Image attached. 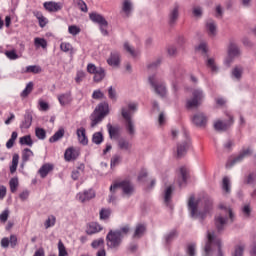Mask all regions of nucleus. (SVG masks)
I'll return each mask as SVG.
<instances>
[{
  "mask_svg": "<svg viewBox=\"0 0 256 256\" xmlns=\"http://www.w3.org/2000/svg\"><path fill=\"white\" fill-rule=\"evenodd\" d=\"M34 45L36 49H39V48L47 49V40H45L44 38L36 37L34 39Z\"/></svg>",
  "mask_w": 256,
  "mask_h": 256,
  "instance_id": "obj_44",
  "label": "nucleus"
},
{
  "mask_svg": "<svg viewBox=\"0 0 256 256\" xmlns=\"http://www.w3.org/2000/svg\"><path fill=\"white\" fill-rule=\"evenodd\" d=\"M244 183H246V185H255L256 183V172H250L245 180Z\"/></svg>",
  "mask_w": 256,
  "mask_h": 256,
  "instance_id": "obj_50",
  "label": "nucleus"
},
{
  "mask_svg": "<svg viewBox=\"0 0 256 256\" xmlns=\"http://www.w3.org/2000/svg\"><path fill=\"white\" fill-rule=\"evenodd\" d=\"M44 8L46 11L50 13H57V11H61L63 9V3L61 2H45Z\"/></svg>",
  "mask_w": 256,
  "mask_h": 256,
  "instance_id": "obj_25",
  "label": "nucleus"
},
{
  "mask_svg": "<svg viewBox=\"0 0 256 256\" xmlns=\"http://www.w3.org/2000/svg\"><path fill=\"white\" fill-rule=\"evenodd\" d=\"M134 9L135 4H133V0H122V6L120 11L122 17H129L133 14Z\"/></svg>",
  "mask_w": 256,
  "mask_h": 256,
  "instance_id": "obj_14",
  "label": "nucleus"
},
{
  "mask_svg": "<svg viewBox=\"0 0 256 256\" xmlns=\"http://www.w3.org/2000/svg\"><path fill=\"white\" fill-rule=\"evenodd\" d=\"M173 191H175V186L173 184L165 185L163 190V200L167 207L171 206V199H173Z\"/></svg>",
  "mask_w": 256,
  "mask_h": 256,
  "instance_id": "obj_16",
  "label": "nucleus"
},
{
  "mask_svg": "<svg viewBox=\"0 0 256 256\" xmlns=\"http://www.w3.org/2000/svg\"><path fill=\"white\" fill-rule=\"evenodd\" d=\"M20 145H26L27 147H33V139L30 135L23 136L19 139Z\"/></svg>",
  "mask_w": 256,
  "mask_h": 256,
  "instance_id": "obj_48",
  "label": "nucleus"
},
{
  "mask_svg": "<svg viewBox=\"0 0 256 256\" xmlns=\"http://www.w3.org/2000/svg\"><path fill=\"white\" fill-rule=\"evenodd\" d=\"M179 4H176L169 13V23L170 25H175L177 19H179Z\"/></svg>",
  "mask_w": 256,
  "mask_h": 256,
  "instance_id": "obj_27",
  "label": "nucleus"
},
{
  "mask_svg": "<svg viewBox=\"0 0 256 256\" xmlns=\"http://www.w3.org/2000/svg\"><path fill=\"white\" fill-rule=\"evenodd\" d=\"M93 197H95V191L89 189L84 192L78 193L76 199L80 201V203H85V201H91Z\"/></svg>",
  "mask_w": 256,
  "mask_h": 256,
  "instance_id": "obj_19",
  "label": "nucleus"
},
{
  "mask_svg": "<svg viewBox=\"0 0 256 256\" xmlns=\"http://www.w3.org/2000/svg\"><path fill=\"white\" fill-rule=\"evenodd\" d=\"M206 33L211 39L217 37V22L214 20H207L205 24Z\"/></svg>",
  "mask_w": 256,
  "mask_h": 256,
  "instance_id": "obj_18",
  "label": "nucleus"
},
{
  "mask_svg": "<svg viewBox=\"0 0 256 256\" xmlns=\"http://www.w3.org/2000/svg\"><path fill=\"white\" fill-rule=\"evenodd\" d=\"M10 190L12 193H15L17 191V187H19V179L18 178H12L9 182Z\"/></svg>",
  "mask_w": 256,
  "mask_h": 256,
  "instance_id": "obj_59",
  "label": "nucleus"
},
{
  "mask_svg": "<svg viewBox=\"0 0 256 256\" xmlns=\"http://www.w3.org/2000/svg\"><path fill=\"white\" fill-rule=\"evenodd\" d=\"M58 256H69L65 244L61 241L58 242Z\"/></svg>",
  "mask_w": 256,
  "mask_h": 256,
  "instance_id": "obj_56",
  "label": "nucleus"
},
{
  "mask_svg": "<svg viewBox=\"0 0 256 256\" xmlns=\"http://www.w3.org/2000/svg\"><path fill=\"white\" fill-rule=\"evenodd\" d=\"M102 230H103V227H101V225H99V223L91 222L87 226L86 233L88 235H95V233H99V231H102Z\"/></svg>",
  "mask_w": 256,
  "mask_h": 256,
  "instance_id": "obj_31",
  "label": "nucleus"
},
{
  "mask_svg": "<svg viewBox=\"0 0 256 256\" xmlns=\"http://www.w3.org/2000/svg\"><path fill=\"white\" fill-rule=\"evenodd\" d=\"M87 71L88 73L94 75L93 79L95 83H101V81L105 79V69H103L102 67H97L95 66V64L90 63L87 65Z\"/></svg>",
  "mask_w": 256,
  "mask_h": 256,
  "instance_id": "obj_11",
  "label": "nucleus"
},
{
  "mask_svg": "<svg viewBox=\"0 0 256 256\" xmlns=\"http://www.w3.org/2000/svg\"><path fill=\"white\" fill-rule=\"evenodd\" d=\"M187 207L192 219L203 221L205 217L211 213V209H213V202L208 200L203 204L201 198L190 196L187 202Z\"/></svg>",
  "mask_w": 256,
  "mask_h": 256,
  "instance_id": "obj_1",
  "label": "nucleus"
},
{
  "mask_svg": "<svg viewBox=\"0 0 256 256\" xmlns=\"http://www.w3.org/2000/svg\"><path fill=\"white\" fill-rule=\"evenodd\" d=\"M189 147H191V139H189L187 133H184V141L177 145V157H183Z\"/></svg>",
  "mask_w": 256,
  "mask_h": 256,
  "instance_id": "obj_15",
  "label": "nucleus"
},
{
  "mask_svg": "<svg viewBox=\"0 0 256 256\" xmlns=\"http://www.w3.org/2000/svg\"><path fill=\"white\" fill-rule=\"evenodd\" d=\"M60 51H63V53H69L70 57H73V54L77 53V49H75L69 42H62L60 44Z\"/></svg>",
  "mask_w": 256,
  "mask_h": 256,
  "instance_id": "obj_30",
  "label": "nucleus"
},
{
  "mask_svg": "<svg viewBox=\"0 0 256 256\" xmlns=\"http://www.w3.org/2000/svg\"><path fill=\"white\" fill-rule=\"evenodd\" d=\"M107 63L111 67H119V65H121V53L117 51L111 52L110 57L107 60Z\"/></svg>",
  "mask_w": 256,
  "mask_h": 256,
  "instance_id": "obj_22",
  "label": "nucleus"
},
{
  "mask_svg": "<svg viewBox=\"0 0 256 256\" xmlns=\"http://www.w3.org/2000/svg\"><path fill=\"white\" fill-rule=\"evenodd\" d=\"M217 247V252L215 256H225V251H223V242L214 231H208L206 237V244L204 247L203 256H213V250Z\"/></svg>",
  "mask_w": 256,
  "mask_h": 256,
  "instance_id": "obj_2",
  "label": "nucleus"
},
{
  "mask_svg": "<svg viewBox=\"0 0 256 256\" xmlns=\"http://www.w3.org/2000/svg\"><path fill=\"white\" fill-rule=\"evenodd\" d=\"M68 33H70V35H79L81 33V28L75 25H71L68 27Z\"/></svg>",
  "mask_w": 256,
  "mask_h": 256,
  "instance_id": "obj_62",
  "label": "nucleus"
},
{
  "mask_svg": "<svg viewBox=\"0 0 256 256\" xmlns=\"http://www.w3.org/2000/svg\"><path fill=\"white\" fill-rule=\"evenodd\" d=\"M32 123H33V116L29 113H26L20 127L21 129H29Z\"/></svg>",
  "mask_w": 256,
  "mask_h": 256,
  "instance_id": "obj_38",
  "label": "nucleus"
},
{
  "mask_svg": "<svg viewBox=\"0 0 256 256\" xmlns=\"http://www.w3.org/2000/svg\"><path fill=\"white\" fill-rule=\"evenodd\" d=\"M139 104L137 102H129L126 106L121 108V115L124 121L133 119V115L137 113Z\"/></svg>",
  "mask_w": 256,
  "mask_h": 256,
  "instance_id": "obj_10",
  "label": "nucleus"
},
{
  "mask_svg": "<svg viewBox=\"0 0 256 256\" xmlns=\"http://www.w3.org/2000/svg\"><path fill=\"white\" fill-rule=\"evenodd\" d=\"M243 253H245V244L240 243L234 247L232 256H243Z\"/></svg>",
  "mask_w": 256,
  "mask_h": 256,
  "instance_id": "obj_43",
  "label": "nucleus"
},
{
  "mask_svg": "<svg viewBox=\"0 0 256 256\" xmlns=\"http://www.w3.org/2000/svg\"><path fill=\"white\" fill-rule=\"evenodd\" d=\"M89 17H90V21H92L93 23H97V25H99L102 35H104V37H107V35H109V31H107V28L109 27V23L107 22L105 17H103V15L96 12L90 13Z\"/></svg>",
  "mask_w": 256,
  "mask_h": 256,
  "instance_id": "obj_7",
  "label": "nucleus"
},
{
  "mask_svg": "<svg viewBox=\"0 0 256 256\" xmlns=\"http://www.w3.org/2000/svg\"><path fill=\"white\" fill-rule=\"evenodd\" d=\"M187 177H188L187 169L180 168L176 178V183H178L179 187H185V185L187 184Z\"/></svg>",
  "mask_w": 256,
  "mask_h": 256,
  "instance_id": "obj_24",
  "label": "nucleus"
},
{
  "mask_svg": "<svg viewBox=\"0 0 256 256\" xmlns=\"http://www.w3.org/2000/svg\"><path fill=\"white\" fill-rule=\"evenodd\" d=\"M116 231L119 233V235L123 239V237H125V235H127V233H129L130 228H129V225H125Z\"/></svg>",
  "mask_w": 256,
  "mask_h": 256,
  "instance_id": "obj_64",
  "label": "nucleus"
},
{
  "mask_svg": "<svg viewBox=\"0 0 256 256\" xmlns=\"http://www.w3.org/2000/svg\"><path fill=\"white\" fill-rule=\"evenodd\" d=\"M123 47L124 51H126V53H129L131 57H139V55H141V51L135 50V48L132 47L131 44H129V42H125Z\"/></svg>",
  "mask_w": 256,
  "mask_h": 256,
  "instance_id": "obj_33",
  "label": "nucleus"
},
{
  "mask_svg": "<svg viewBox=\"0 0 256 256\" xmlns=\"http://www.w3.org/2000/svg\"><path fill=\"white\" fill-rule=\"evenodd\" d=\"M22 72L37 74V73H41V68L40 66H37V65H30V66H27L25 70H23Z\"/></svg>",
  "mask_w": 256,
  "mask_h": 256,
  "instance_id": "obj_52",
  "label": "nucleus"
},
{
  "mask_svg": "<svg viewBox=\"0 0 256 256\" xmlns=\"http://www.w3.org/2000/svg\"><path fill=\"white\" fill-rule=\"evenodd\" d=\"M19 165V154H14L12 157V164L10 166V173H15Z\"/></svg>",
  "mask_w": 256,
  "mask_h": 256,
  "instance_id": "obj_49",
  "label": "nucleus"
},
{
  "mask_svg": "<svg viewBox=\"0 0 256 256\" xmlns=\"http://www.w3.org/2000/svg\"><path fill=\"white\" fill-rule=\"evenodd\" d=\"M63 135H65V130L59 129L52 137H50V143H57L59 139H63Z\"/></svg>",
  "mask_w": 256,
  "mask_h": 256,
  "instance_id": "obj_46",
  "label": "nucleus"
},
{
  "mask_svg": "<svg viewBox=\"0 0 256 256\" xmlns=\"http://www.w3.org/2000/svg\"><path fill=\"white\" fill-rule=\"evenodd\" d=\"M107 129H108V133L110 135V139H115L117 137V135L119 137V135L121 133V127H119V126L117 128V127H114L111 124H108Z\"/></svg>",
  "mask_w": 256,
  "mask_h": 256,
  "instance_id": "obj_36",
  "label": "nucleus"
},
{
  "mask_svg": "<svg viewBox=\"0 0 256 256\" xmlns=\"http://www.w3.org/2000/svg\"><path fill=\"white\" fill-rule=\"evenodd\" d=\"M92 142L95 143V145H101L103 143V133H94L92 136Z\"/></svg>",
  "mask_w": 256,
  "mask_h": 256,
  "instance_id": "obj_54",
  "label": "nucleus"
},
{
  "mask_svg": "<svg viewBox=\"0 0 256 256\" xmlns=\"http://www.w3.org/2000/svg\"><path fill=\"white\" fill-rule=\"evenodd\" d=\"M253 151L251 148H244L241 150V152L238 154V156L234 158H230L226 164V167L231 168L233 165H237V163H241L244 159H247V157H251V154Z\"/></svg>",
  "mask_w": 256,
  "mask_h": 256,
  "instance_id": "obj_12",
  "label": "nucleus"
},
{
  "mask_svg": "<svg viewBox=\"0 0 256 256\" xmlns=\"http://www.w3.org/2000/svg\"><path fill=\"white\" fill-rule=\"evenodd\" d=\"M107 246L110 249H119L121 243H123V238L116 230H111L106 236Z\"/></svg>",
  "mask_w": 256,
  "mask_h": 256,
  "instance_id": "obj_9",
  "label": "nucleus"
},
{
  "mask_svg": "<svg viewBox=\"0 0 256 256\" xmlns=\"http://www.w3.org/2000/svg\"><path fill=\"white\" fill-rule=\"evenodd\" d=\"M58 101L60 105H69V103L72 101L71 94L65 93L58 96Z\"/></svg>",
  "mask_w": 256,
  "mask_h": 256,
  "instance_id": "obj_41",
  "label": "nucleus"
},
{
  "mask_svg": "<svg viewBox=\"0 0 256 256\" xmlns=\"http://www.w3.org/2000/svg\"><path fill=\"white\" fill-rule=\"evenodd\" d=\"M122 158L119 155H114L111 158V162H110V167L113 169V167H117V165H119V163H121Z\"/></svg>",
  "mask_w": 256,
  "mask_h": 256,
  "instance_id": "obj_61",
  "label": "nucleus"
},
{
  "mask_svg": "<svg viewBox=\"0 0 256 256\" xmlns=\"http://www.w3.org/2000/svg\"><path fill=\"white\" fill-rule=\"evenodd\" d=\"M9 215H11V211L9 208H6L4 211L0 214V221L1 223H7V220L9 219Z\"/></svg>",
  "mask_w": 256,
  "mask_h": 256,
  "instance_id": "obj_58",
  "label": "nucleus"
},
{
  "mask_svg": "<svg viewBox=\"0 0 256 256\" xmlns=\"http://www.w3.org/2000/svg\"><path fill=\"white\" fill-rule=\"evenodd\" d=\"M76 135H77L78 141H79V143H81V145H87V143H89V139H87V134H86L85 128H83V127L78 128Z\"/></svg>",
  "mask_w": 256,
  "mask_h": 256,
  "instance_id": "obj_32",
  "label": "nucleus"
},
{
  "mask_svg": "<svg viewBox=\"0 0 256 256\" xmlns=\"http://www.w3.org/2000/svg\"><path fill=\"white\" fill-rule=\"evenodd\" d=\"M33 151H31V149L29 148H25L22 151V164L21 167H23L24 163H27V161H29V159H31V157H33Z\"/></svg>",
  "mask_w": 256,
  "mask_h": 256,
  "instance_id": "obj_39",
  "label": "nucleus"
},
{
  "mask_svg": "<svg viewBox=\"0 0 256 256\" xmlns=\"http://www.w3.org/2000/svg\"><path fill=\"white\" fill-rule=\"evenodd\" d=\"M207 121V115H205L203 112H197L192 117V122L194 125H196V127H205L207 125Z\"/></svg>",
  "mask_w": 256,
  "mask_h": 256,
  "instance_id": "obj_17",
  "label": "nucleus"
},
{
  "mask_svg": "<svg viewBox=\"0 0 256 256\" xmlns=\"http://www.w3.org/2000/svg\"><path fill=\"white\" fill-rule=\"evenodd\" d=\"M143 235H145V225L138 224L135 228L133 237L135 239H139V238L143 237Z\"/></svg>",
  "mask_w": 256,
  "mask_h": 256,
  "instance_id": "obj_40",
  "label": "nucleus"
},
{
  "mask_svg": "<svg viewBox=\"0 0 256 256\" xmlns=\"http://www.w3.org/2000/svg\"><path fill=\"white\" fill-rule=\"evenodd\" d=\"M177 238V231L176 230H171L170 232L166 233L164 235V243L165 245H171L173 241Z\"/></svg>",
  "mask_w": 256,
  "mask_h": 256,
  "instance_id": "obj_34",
  "label": "nucleus"
},
{
  "mask_svg": "<svg viewBox=\"0 0 256 256\" xmlns=\"http://www.w3.org/2000/svg\"><path fill=\"white\" fill-rule=\"evenodd\" d=\"M111 217V209L103 208L100 211V219L105 221L106 219H109Z\"/></svg>",
  "mask_w": 256,
  "mask_h": 256,
  "instance_id": "obj_60",
  "label": "nucleus"
},
{
  "mask_svg": "<svg viewBox=\"0 0 256 256\" xmlns=\"http://www.w3.org/2000/svg\"><path fill=\"white\" fill-rule=\"evenodd\" d=\"M117 189H121L124 199H129V197H133L135 194V186L129 180H121L110 186L111 193H115Z\"/></svg>",
  "mask_w": 256,
  "mask_h": 256,
  "instance_id": "obj_4",
  "label": "nucleus"
},
{
  "mask_svg": "<svg viewBox=\"0 0 256 256\" xmlns=\"http://www.w3.org/2000/svg\"><path fill=\"white\" fill-rule=\"evenodd\" d=\"M192 15L196 19H201L203 17V8L201 6H194L192 8Z\"/></svg>",
  "mask_w": 256,
  "mask_h": 256,
  "instance_id": "obj_53",
  "label": "nucleus"
},
{
  "mask_svg": "<svg viewBox=\"0 0 256 256\" xmlns=\"http://www.w3.org/2000/svg\"><path fill=\"white\" fill-rule=\"evenodd\" d=\"M51 171H53V165H51V164H44L39 169L38 173L40 174L42 179H45V177H47V175H49V173H51Z\"/></svg>",
  "mask_w": 256,
  "mask_h": 256,
  "instance_id": "obj_35",
  "label": "nucleus"
},
{
  "mask_svg": "<svg viewBox=\"0 0 256 256\" xmlns=\"http://www.w3.org/2000/svg\"><path fill=\"white\" fill-rule=\"evenodd\" d=\"M131 147H133V144H131L129 140L125 138H120L118 140V148L121 151H125L126 153H131Z\"/></svg>",
  "mask_w": 256,
  "mask_h": 256,
  "instance_id": "obj_28",
  "label": "nucleus"
},
{
  "mask_svg": "<svg viewBox=\"0 0 256 256\" xmlns=\"http://www.w3.org/2000/svg\"><path fill=\"white\" fill-rule=\"evenodd\" d=\"M203 101H205V91L201 88H195L192 91V98L186 101V107L188 109H195L203 105Z\"/></svg>",
  "mask_w": 256,
  "mask_h": 256,
  "instance_id": "obj_6",
  "label": "nucleus"
},
{
  "mask_svg": "<svg viewBox=\"0 0 256 256\" xmlns=\"http://www.w3.org/2000/svg\"><path fill=\"white\" fill-rule=\"evenodd\" d=\"M220 213L215 216V226L218 231H222L225 229L227 225V221L233 223L235 221V212H233V208L229 206V204H220L219 205Z\"/></svg>",
  "mask_w": 256,
  "mask_h": 256,
  "instance_id": "obj_3",
  "label": "nucleus"
},
{
  "mask_svg": "<svg viewBox=\"0 0 256 256\" xmlns=\"http://www.w3.org/2000/svg\"><path fill=\"white\" fill-rule=\"evenodd\" d=\"M222 191L224 195L231 193V180L229 177H224L222 180Z\"/></svg>",
  "mask_w": 256,
  "mask_h": 256,
  "instance_id": "obj_37",
  "label": "nucleus"
},
{
  "mask_svg": "<svg viewBox=\"0 0 256 256\" xmlns=\"http://www.w3.org/2000/svg\"><path fill=\"white\" fill-rule=\"evenodd\" d=\"M124 128L126 133L130 137H135V134L137 133V127L135 126V120H124Z\"/></svg>",
  "mask_w": 256,
  "mask_h": 256,
  "instance_id": "obj_20",
  "label": "nucleus"
},
{
  "mask_svg": "<svg viewBox=\"0 0 256 256\" xmlns=\"http://www.w3.org/2000/svg\"><path fill=\"white\" fill-rule=\"evenodd\" d=\"M148 81L157 95H160V97L167 95V85H165L164 82H159L156 75H150Z\"/></svg>",
  "mask_w": 256,
  "mask_h": 256,
  "instance_id": "obj_8",
  "label": "nucleus"
},
{
  "mask_svg": "<svg viewBox=\"0 0 256 256\" xmlns=\"http://www.w3.org/2000/svg\"><path fill=\"white\" fill-rule=\"evenodd\" d=\"M35 133H36V137L38 139H45V137H47V133L45 132V130L43 128H36L35 130Z\"/></svg>",
  "mask_w": 256,
  "mask_h": 256,
  "instance_id": "obj_63",
  "label": "nucleus"
},
{
  "mask_svg": "<svg viewBox=\"0 0 256 256\" xmlns=\"http://www.w3.org/2000/svg\"><path fill=\"white\" fill-rule=\"evenodd\" d=\"M234 120L233 116L228 115V119L221 120L217 119L214 121V129L215 131H227L231 125H233Z\"/></svg>",
  "mask_w": 256,
  "mask_h": 256,
  "instance_id": "obj_13",
  "label": "nucleus"
},
{
  "mask_svg": "<svg viewBox=\"0 0 256 256\" xmlns=\"http://www.w3.org/2000/svg\"><path fill=\"white\" fill-rule=\"evenodd\" d=\"M205 65L211 73H219V65H217V61L214 57H207L205 59Z\"/></svg>",
  "mask_w": 256,
  "mask_h": 256,
  "instance_id": "obj_26",
  "label": "nucleus"
},
{
  "mask_svg": "<svg viewBox=\"0 0 256 256\" xmlns=\"http://www.w3.org/2000/svg\"><path fill=\"white\" fill-rule=\"evenodd\" d=\"M73 3L75 5V7H77L78 9H80V11H82V13H87V11H89L85 1H83V0H73Z\"/></svg>",
  "mask_w": 256,
  "mask_h": 256,
  "instance_id": "obj_45",
  "label": "nucleus"
},
{
  "mask_svg": "<svg viewBox=\"0 0 256 256\" xmlns=\"http://www.w3.org/2000/svg\"><path fill=\"white\" fill-rule=\"evenodd\" d=\"M107 115H109V104L107 102L100 103L91 115V127H97Z\"/></svg>",
  "mask_w": 256,
  "mask_h": 256,
  "instance_id": "obj_5",
  "label": "nucleus"
},
{
  "mask_svg": "<svg viewBox=\"0 0 256 256\" xmlns=\"http://www.w3.org/2000/svg\"><path fill=\"white\" fill-rule=\"evenodd\" d=\"M85 171V165L81 164L80 166L77 167L76 170L72 171V179L74 181H77L81 175H83V172Z\"/></svg>",
  "mask_w": 256,
  "mask_h": 256,
  "instance_id": "obj_42",
  "label": "nucleus"
},
{
  "mask_svg": "<svg viewBox=\"0 0 256 256\" xmlns=\"http://www.w3.org/2000/svg\"><path fill=\"white\" fill-rule=\"evenodd\" d=\"M243 71H244L243 66H235L231 71V78L234 81H241L243 77Z\"/></svg>",
  "mask_w": 256,
  "mask_h": 256,
  "instance_id": "obj_29",
  "label": "nucleus"
},
{
  "mask_svg": "<svg viewBox=\"0 0 256 256\" xmlns=\"http://www.w3.org/2000/svg\"><path fill=\"white\" fill-rule=\"evenodd\" d=\"M33 91V82H29L21 93V97H28Z\"/></svg>",
  "mask_w": 256,
  "mask_h": 256,
  "instance_id": "obj_57",
  "label": "nucleus"
},
{
  "mask_svg": "<svg viewBox=\"0 0 256 256\" xmlns=\"http://www.w3.org/2000/svg\"><path fill=\"white\" fill-rule=\"evenodd\" d=\"M227 55H230L234 58L239 57V55H241V49L233 40H231L228 44Z\"/></svg>",
  "mask_w": 256,
  "mask_h": 256,
  "instance_id": "obj_23",
  "label": "nucleus"
},
{
  "mask_svg": "<svg viewBox=\"0 0 256 256\" xmlns=\"http://www.w3.org/2000/svg\"><path fill=\"white\" fill-rule=\"evenodd\" d=\"M56 222H57V218H55L54 215L48 216V218L44 223L45 229H50V227H55Z\"/></svg>",
  "mask_w": 256,
  "mask_h": 256,
  "instance_id": "obj_51",
  "label": "nucleus"
},
{
  "mask_svg": "<svg viewBox=\"0 0 256 256\" xmlns=\"http://www.w3.org/2000/svg\"><path fill=\"white\" fill-rule=\"evenodd\" d=\"M79 155V148L70 147L66 149L64 153V158L66 161H75V159H77Z\"/></svg>",
  "mask_w": 256,
  "mask_h": 256,
  "instance_id": "obj_21",
  "label": "nucleus"
},
{
  "mask_svg": "<svg viewBox=\"0 0 256 256\" xmlns=\"http://www.w3.org/2000/svg\"><path fill=\"white\" fill-rule=\"evenodd\" d=\"M186 254L187 256H197V245L195 243L188 244Z\"/></svg>",
  "mask_w": 256,
  "mask_h": 256,
  "instance_id": "obj_47",
  "label": "nucleus"
},
{
  "mask_svg": "<svg viewBox=\"0 0 256 256\" xmlns=\"http://www.w3.org/2000/svg\"><path fill=\"white\" fill-rule=\"evenodd\" d=\"M242 215L243 217H245L246 219H249V217H251V204H244L242 206Z\"/></svg>",
  "mask_w": 256,
  "mask_h": 256,
  "instance_id": "obj_55",
  "label": "nucleus"
}]
</instances>
